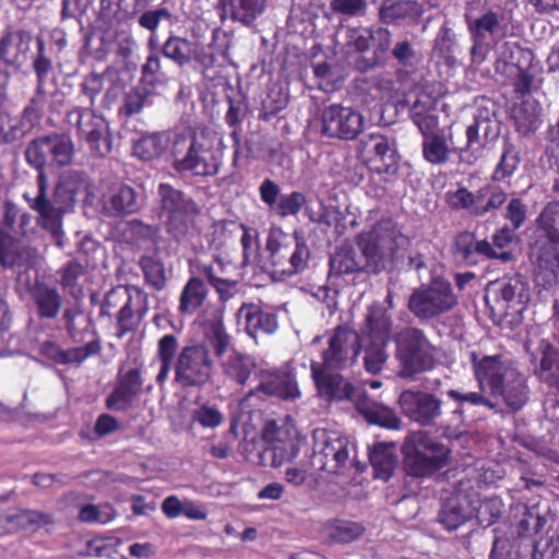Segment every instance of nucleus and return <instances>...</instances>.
Here are the masks:
<instances>
[{"label": "nucleus", "instance_id": "obj_1", "mask_svg": "<svg viewBox=\"0 0 559 559\" xmlns=\"http://www.w3.org/2000/svg\"><path fill=\"white\" fill-rule=\"evenodd\" d=\"M159 369L155 381L163 388L174 372L173 385L183 391L201 390L213 380L214 360L207 345L192 342L180 346L179 338L168 333L157 341Z\"/></svg>", "mask_w": 559, "mask_h": 559}, {"label": "nucleus", "instance_id": "obj_2", "mask_svg": "<svg viewBox=\"0 0 559 559\" xmlns=\"http://www.w3.org/2000/svg\"><path fill=\"white\" fill-rule=\"evenodd\" d=\"M37 182V224L50 234L57 247L63 248V216L73 210L76 195L85 188V175L73 170L62 174L50 197H47L46 178L41 171Z\"/></svg>", "mask_w": 559, "mask_h": 559}, {"label": "nucleus", "instance_id": "obj_3", "mask_svg": "<svg viewBox=\"0 0 559 559\" xmlns=\"http://www.w3.org/2000/svg\"><path fill=\"white\" fill-rule=\"evenodd\" d=\"M150 310L148 294L136 285H118L108 290L100 304L99 317L116 319V336L135 332Z\"/></svg>", "mask_w": 559, "mask_h": 559}, {"label": "nucleus", "instance_id": "obj_4", "mask_svg": "<svg viewBox=\"0 0 559 559\" xmlns=\"http://www.w3.org/2000/svg\"><path fill=\"white\" fill-rule=\"evenodd\" d=\"M173 169L194 177H213L221 170V154L205 136L195 133H176L171 145Z\"/></svg>", "mask_w": 559, "mask_h": 559}, {"label": "nucleus", "instance_id": "obj_5", "mask_svg": "<svg viewBox=\"0 0 559 559\" xmlns=\"http://www.w3.org/2000/svg\"><path fill=\"white\" fill-rule=\"evenodd\" d=\"M394 344L400 378L414 380L418 374L431 371L436 367L437 347L421 329H402L395 334Z\"/></svg>", "mask_w": 559, "mask_h": 559}, {"label": "nucleus", "instance_id": "obj_6", "mask_svg": "<svg viewBox=\"0 0 559 559\" xmlns=\"http://www.w3.org/2000/svg\"><path fill=\"white\" fill-rule=\"evenodd\" d=\"M157 197L158 217L167 234L176 241L185 240L195 229L201 207L188 193L167 182L158 185Z\"/></svg>", "mask_w": 559, "mask_h": 559}, {"label": "nucleus", "instance_id": "obj_7", "mask_svg": "<svg viewBox=\"0 0 559 559\" xmlns=\"http://www.w3.org/2000/svg\"><path fill=\"white\" fill-rule=\"evenodd\" d=\"M266 269L272 276L295 275L302 272L310 260L308 245L297 231L288 234L281 228H272L266 241Z\"/></svg>", "mask_w": 559, "mask_h": 559}, {"label": "nucleus", "instance_id": "obj_8", "mask_svg": "<svg viewBox=\"0 0 559 559\" xmlns=\"http://www.w3.org/2000/svg\"><path fill=\"white\" fill-rule=\"evenodd\" d=\"M450 449L426 432H418L403 447V469L413 478L430 477L442 469Z\"/></svg>", "mask_w": 559, "mask_h": 559}, {"label": "nucleus", "instance_id": "obj_9", "mask_svg": "<svg viewBox=\"0 0 559 559\" xmlns=\"http://www.w3.org/2000/svg\"><path fill=\"white\" fill-rule=\"evenodd\" d=\"M531 300V288L522 274L503 276L488 283L485 304L491 316L506 319L522 314Z\"/></svg>", "mask_w": 559, "mask_h": 559}, {"label": "nucleus", "instance_id": "obj_10", "mask_svg": "<svg viewBox=\"0 0 559 559\" xmlns=\"http://www.w3.org/2000/svg\"><path fill=\"white\" fill-rule=\"evenodd\" d=\"M496 182H488L475 192L466 187H459L445 193L448 206L455 212L465 211L476 218L497 214L509 200V193Z\"/></svg>", "mask_w": 559, "mask_h": 559}, {"label": "nucleus", "instance_id": "obj_11", "mask_svg": "<svg viewBox=\"0 0 559 559\" xmlns=\"http://www.w3.org/2000/svg\"><path fill=\"white\" fill-rule=\"evenodd\" d=\"M360 353V334L347 325L340 324L330 331L328 346L321 352L319 365L343 371L357 362Z\"/></svg>", "mask_w": 559, "mask_h": 559}, {"label": "nucleus", "instance_id": "obj_12", "mask_svg": "<svg viewBox=\"0 0 559 559\" xmlns=\"http://www.w3.org/2000/svg\"><path fill=\"white\" fill-rule=\"evenodd\" d=\"M456 304L451 283L437 277L426 288L413 292L408 309L419 320H429L449 312Z\"/></svg>", "mask_w": 559, "mask_h": 559}, {"label": "nucleus", "instance_id": "obj_13", "mask_svg": "<svg viewBox=\"0 0 559 559\" xmlns=\"http://www.w3.org/2000/svg\"><path fill=\"white\" fill-rule=\"evenodd\" d=\"M402 413L423 427H437L445 437L443 423L448 417L442 411V400L432 392L405 390L399 399Z\"/></svg>", "mask_w": 559, "mask_h": 559}, {"label": "nucleus", "instance_id": "obj_14", "mask_svg": "<svg viewBox=\"0 0 559 559\" xmlns=\"http://www.w3.org/2000/svg\"><path fill=\"white\" fill-rule=\"evenodd\" d=\"M259 383L248 391L247 397L275 396L283 401H296L300 399L301 391L297 381V373L292 360L280 367L259 369L257 372Z\"/></svg>", "mask_w": 559, "mask_h": 559}, {"label": "nucleus", "instance_id": "obj_15", "mask_svg": "<svg viewBox=\"0 0 559 559\" xmlns=\"http://www.w3.org/2000/svg\"><path fill=\"white\" fill-rule=\"evenodd\" d=\"M377 43L370 58H361L357 60V69L367 72L377 67H382L386 62L388 51L390 50L392 34L388 28L379 27L373 31L369 27H352L348 28L346 35V45L349 49L362 53L369 50L371 40Z\"/></svg>", "mask_w": 559, "mask_h": 559}, {"label": "nucleus", "instance_id": "obj_16", "mask_svg": "<svg viewBox=\"0 0 559 559\" xmlns=\"http://www.w3.org/2000/svg\"><path fill=\"white\" fill-rule=\"evenodd\" d=\"M445 394L455 403V407L448 414L443 423L445 438L449 439H457L462 435L466 417L472 408L484 407L493 413L499 412L498 404L490 394L487 395L481 389L478 391L449 389Z\"/></svg>", "mask_w": 559, "mask_h": 559}, {"label": "nucleus", "instance_id": "obj_17", "mask_svg": "<svg viewBox=\"0 0 559 559\" xmlns=\"http://www.w3.org/2000/svg\"><path fill=\"white\" fill-rule=\"evenodd\" d=\"M67 122L75 127L78 136L85 141L95 156H105L111 152L112 140L103 117L87 108H73L67 114Z\"/></svg>", "mask_w": 559, "mask_h": 559}, {"label": "nucleus", "instance_id": "obj_18", "mask_svg": "<svg viewBox=\"0 0 559 559\" xmlns=\"http://www.w3.org/2000/svg\"><path fill=\"white\" fill-rule=\"evenodd\" d=\"M357 158L372 174L386 176L383 179L385 182L399 170L396 153L390 147L388 138L380 133H370L360 139Z\"/></svg>", "mask_w": 559, "mask_h": 559}, {"label": "nucleus", "instance_id": "obj_19", "mask_svg": "<svg viewBox=\"0 0 559 559\" xmlns=\"http://www.w3.org/2000/svg\"><path fill=\"white\" fill-rule=\"evenodd\" d=\"M364 129V117L352 107L341 104L324 106L320 112V134L328 139L350 141Z\"/></svg>", "mask_w": 559, "mask_h": 559}, {"label": "nucleus", "instance_id": "obj_20", "mask_svg": "<svg viewBox=\"0 0 559 559\" xmlns=\"http://www.w3.org/2000/svg\"><path fill=\"white\" fill-rule=\"evenodd\" d=\"M310 376L317 396L328 403L350 401L355 395L354 384L341 371L310 361Z\"/></svg>", "mask_w": 559, "mask_h": 559}, {"label": "nucleus", "instance_id": "obj_21", "mask_svg": "<svg viewBox=\"0 0 559 559\" xmlns=\"http://www.w3.org/2000/svg\"><path fill=\"white\" fill-rule=\"evenodd\" d=\"M144 382L143 362L136 366L120 365L116 384L105 400L106 407L108 409H127L143 392Z\"/></svg>", "mask_w": 559, "mask_h": 559}, {"label": "nucleus", "instance_id": "obj_22", "mask_svg": "<svg viewBox=\"0 0 559 559\" xmlns=\"http://www.w3.org/2000/svg\"><path fill=\"white\" fill-rule=\"evenodd\" d=\"M397 225L392 217L379 219L367 235L357 237V245L360 249L359 258L362 260L365 273L378 274L383 267V254L380 250L379 240L394 238Z\"/></svg>", "mask_w": 559, "mask_h": 559}, {"label": "nucleus", "instance_id": "obj_23", "mask_svg": "<svg viewBox=\"0 0 559 559\" xmlns=\"http://www.w3.org/2000/svg\"><path fill=\"white\" fill-rule=\"evenodd\" d=\"M500 135L499 122L488 110H479L465 128V144L460 146L462 155L477 158L484 151L496 143Z\"/></svg>", "mask_w": 559, "mask_h": 559}, {"label": "nucleus", "instance_id": "obj_24", "mask_svg": "<svg viewBox=\"0 0 559 559\" xmlns=\"http://www.w3.org/2000/svg\"><path fill=\"white\" fill-rule=\"evenodd\" d=\"M473 377L479 389L489 391L490 396L497 391L515 368L506 365L503 355H484L469 353Z\"/></svg>", "mask_w": 559, "mask_h": 559}, {"label": "nucleus", "instance_id": "obj_25", "mask_svg": "<svg viewBox=\"0 0 559 559\" xmlns=\"http://www.w3.org/2000/svg\"><path fill=\"white\" fill-rule=\"evenodd\" d=\"M491 252L489 240L478 239L471 230L459 231L452 239L450 254L456 266L474 267L484 261H488Z\"/></svg>", "mask_w": 559, "mask_h": 559}, {"label": "nucleus", "instance_id": "obj_26", "mask_svg": "<svg viewBox=\"0 0 559 559\" xmlns=\"http://www.w3.org/2000/svg\"><path fill=\"white\" fill-rule=\"evenodd\" d=\"M420 134L423 138L421 155L426 163L432 166H443L449 164L453 156L464 158L462 150L455 145L451 129L448 134L438 128H430Z\"/></svg>", "mask_w": 559, "mask_h": 559}, {"label": "nucleus", "instance_id": "obj_27", "mask_svg": "<svg viewBox=\"0 0 559 559\" xmlns=\"http://www.w3.org/2000/svg\"><path fill=\"white\" fill-rule=\"evenodd\" d=\"M349 459L348 441L335 435H329L324 440L314 444L311 465L322 472L336 474Z\"/></svg>", "mask_w": 559, "mask_h": 559}, {"label": "nucleus", "instance_id": "obj_28", "mask_svg": "<svg viewBox=\"0 0 559 559\" xmlns=\"http://www.w3.org/2000/svg\"><path fill=\"white\" fill-rule=\"evenodd\" d=\"M533 373L539 382L559 394V348L542 338L531 353Z\"/></svg>", "mask_w": 559, "mask_h": 559}, {"label": "nucleus", "instance_id": "obj_29", "mask_svg": "<svg viewBox=\"0 0 559 559\" xmlns=\"http://www.w3.org/2000/svg\"><path fill=\"white\" fill-rule=\"evenodd\" d=\"M230 262H225L219 255H215L210 263H198L197 271L207 284L214 288L218 300L223 304L230 300L236 292L239 282L229 276Z\"/></svg>", "mask_w": 559, "mask_h": 559}, {"label": "nucleus", "instance_id": "obj_30", "mask_svg": "<svg viewBox=\"0 0 559 559\" xmlns=\"http://www.w3.org/2000/svg\"><path fill=\"white\" fill-rule=\"evenodd\" d=\"M154 0H100L97 20L108 28L134 20Z\"/></svg>", "mask_w": 559, "mask_h": 559}, {"label": "nucleus", "instance_id": "obj_31", "mask_svg": "<svg viewBox=\"0 0 559 559\" xmlns=\"http://www.w3.org/2000/svg\"><path fill=\"white\" fill-rule=\"evenodd\" d=\"M95 338L87 342L84 346L73 347L63 350L56 342L46 341L39 347L40 355L49 362L57 365L82 364L91 356L98 355L102 352V343L96 332Z\"/></svg>", "mask_w": 559, "mask_h": 559}, {"label": "nucleus", "instance_id": "obj_32", "mask_svg": "<svg viewBox=\"0 0 559 559\" xmlns=\"http://www.w3.org/2000/svg\"><path fill=\"white\" fill-rule=\"evenodd\" d=\"M530 395L531 389L527 377L520 370L514 369L503 384L492 393L491 397H500L510 412L518 413L528 403Z\"/></svg>", "mask_w": 559, "mask_h": 559}, {"label": "nucleus", "instance_id": "obj_33", "mask_svg": "<svg viewBox=\"0 0 559 559\" xmlns=\"http://www.w3.org/2000/svg\"><path fill=\"white\" fill-rule=\"evenodd\" d=\"M73 155L74 144L67 134L53 133L37 138V169L45 163V157H49L51 163L62 167L72 162Z\"/></svg>", "mask_w": 559, "mask_h": 559}, {"label": "nucleus", "instance_id": "obj_34", "mask_svg": "<svg viewBox=\"0 0 559 559\" xmlns=\"http://www.w3.org/2000/svg\"><path fill=\"white\" fill-rule=\"evenodd\" d=\"M424 12V5L417 0H384L379 7L378 17L385 25H400L402 22L417 25Z\"/></svg>", "mask_w": 559, "mask_h": 559}, {"label": "nucleus", "instance_id": "obj_35", "mask_svg": "<svg viewBox=\"0 0 559 559\" xmlns=\"http://www.w3.org/2000/svg\"><path fill=\"white\" fill-rule=\"evenodd\" d=\"M224 380L243 388L258 368L257 359L250 354L233 349L219 360Z\"/></svg>", "mask_w": 559, "mask_h": 559}, {"label": "nucleus", "instance_id": "obj_36", "mask_svg": "<svg viewBox=\"0 0 559 559\" xmlns=\"http://www.w3.org/2000/svg\"><path fill=\"white\" fill-rule=\"evenodd\" d=\"M32 35L26 32H9L0 40V59L5 63L22 68L27 64L35 68V58L28 56Z\"/></svg>", "mask_w": 559, "mask_h": 559}, {"label": "nucleus", "instance_id": "obj_37", "mask_svg": "<svg viewBox=\"0 0 559 559\" xmlns=\"http://www.w3.org/2000/svg\"><path fill=\"white\" fill-rule=\"evenodd\" d=\"M393 331V320L389 308L380 301L371 302L365 316L361 334L368 341L389 342Z\"/></svg>", "mask_w": 559, "mask_h": 559}, {"label": "nucleus", "instance_id": "obj_38", "mask_svg": "<svg viewBox=\"0 0 559 559\" xmlns=\"http://www.w3.org/2000/svg\"><path fill=\"white\" fill-rule=\"evenodd\" d=\"M238 316L245 319L246 331L253 338L260 334H273L278 328L275 313L265 311L261 306L252 302L242 304Z\"/></svg>", "mask_w": 559, "mask_h": 559}, {"label": "nucleus", "instance_id": "obj_39", "mask_svg": "<svg viewBox=\"0 0 559 559\" xmlns=\"http://www.w3.org/2000/svg\"><path fill=\"white\" fill-rule=\"evenodd\" d=\"M465 22L473 41L471 48L472 56H475L477 49L486 43L488 35L492 36L501 31V36H507V33L502 31L500 25L498 13L492 10H487L481 16L476 19L465 15Z\"/></svg>", "mask_w": 559, "mask_h": 559}, {"label": "nucleus", "instance_id": "obj_40", "mask_svg": "<svg viewBox=\"0 0 559 559\" xmlns=\"http://www.w3.org/2000/svg\"><path fill=\"white\" fill-rule=\"evenodd\" d=\"M209 297V288L200 275H191L179 296L178 311L183 316H193L200 311Z\"/></svg>", "mask_w": 559, "mask_h": 559}, {"label": "nucleus", "instance_id": "obj_41", "mask_svg": "<svg viewBox=\"0 0 559 559\" xmlns=\"http://www.w3.org/2000/svg\"><path fill=\"white\" fill-rule=\"evenodd\" d=\"M520 163L521 155L519 146L509 134L503 135L501 155L490 175V180L492 182L506 181L514 175Z\"/></svg>", "mask_w": 559, "mask_h": 559}, {"label": "nucleus", "instance_id": "obj_42", "mask_svg": "<svg viewBox=\"0 0 559 559\" xmlns=\"http://www.w3.org/2000/svg\"><path fill=\"white\" fill-rule=\"evenodd\" d=\"M135 19L141 28L150 32L147 47L150 50H156L159 46L157 29L163 21L169 25L177 23L178 17L166 7L159 5L154 9H145Z\"/></svg>", "mask_w": 559, "mask_h": 559}, {"label": "nucleus", "instance_id": "obj_43", "mask_svg": "<svg viewBox=\"0 0 559 559\" xmlns=\"http://www.w3.org/2000/svg\"><path fill=\"white\" fill-rule=\"evenodd\" d=\"M218 2L233 21L243 25L252 24L266 7V0H218Z\"/></svg>", "mask_w": 559, "mask_h": 559}, {"label": "nucleus", "instance_id": "obj_44", "mask_svg": "<svg viewBox=\"0 0 559 559\" xmlns=\"http://www.w3.org/2000/svg\"><path fill=\"white\" fill-rule=\"evenodd\" d=\"M169 138L164 132L142 134L133 141L132 153L138 159L152 162L159 158L167 150Z\"/></svg>", "mask_w": 559, "mask_h": 559}, {"label": "nucleus", "instance_id": "obj_45", "mask_svg": "<svg viewBox=\"0 0 559 559\" xmlns=\"http://www.w3.org/2000/svg\"><path fill=\"white\" fill-rule=\"evenodd\" d=\"M437 100L426 93L417 95L409 108V118L419 132L439 127V117L435 114Z\"/></svg>", "mask_w": 559, "mask_h": 559}, {"label": "nucleus", "instance_id": "obj_46", "mask_svg": "<svg viewBox=\"0 0 559 559\" xmlns=\"http://www.w3.org/2000/svg\"><path fill=\"white\" fill-rule=\"evenodd\" d=\"M298 452L299 448L293 439H276L260 453V464L263 466L270 465L272 467H278L285 462L295 459Z\"/></svg>", "mask_w": 559, "mask_h": 559}, {"label": "nucleus", "instance_id": "obj_47", "mask_svg": "<svg viewBox=\"0 0 559 559\" xmlns=\"http://www.w3.org/2000/svg\"><path fill=\"white\" fill-rule=\"evenodd\" d=\"M247 104L246 100H234L228 97V110L225 116L226 123L233 128L230 139L233 140V165L236 166L238 160L243 156V145L240 139V126L246 116Z\"/></svg>", "mask_w": 559, "mask_h": 559}, {"label": "nucleus", "instance_id": "obj_48", "mask_svg": "<svg viewBox=\"0 0 559 559\" xmlns=\"http://www.w3.org/2000/svg\"><path fill=\"white\" fill-rule=\"evenodd\" d=\"M531 254L539 269L555 273L559 269V239L539 235L531 246Z\"/></svg>", "mask_w": 559, "mask_h": 559}, {"label": "nucleus", "instance_id": "obj_49", "mask_svg": "<svg viewBox=\"0 0 559 559\" xmlns=\"http://www.w3.org/2000/svg\"><path fill=\"white\" fill-rule=\"evenodd\" d=\"M104 207L114 216L135 213L139 210L135 190L127 185L112 189L104 201Z\"/></svg>", "mask_w": 559, "mask_h": 559}, {"label": "nucleus", "instance_id": "obj_50", "mask_svg": "<svg viewBox=\"0 0 559 559\" xmlns=\"http://www.w3.org/2000/svg\"><path fill=\"white\" fill-rule=\"evenodd\" d=\"M2 229L10 230L14 238H26L33 234L32 215L22 212L14 203L7 201L1 216Z\"/></svg>", "mask_w": 559, "mask_h": 559}, {"label": "nucleus", "instance_id": "obj_51", "mask_svg": "<svg viewBox=\"0 0 559 559\" xmlns=\"http://www.w3.org/2000/svg\"><path fill=\"white\" fill-rule=\"evenodd\" d=\"M369 461L376 479L388 481L392 478L397 456L391 447L384 443L376 444L370 451Z\"/></svg>", "mask_w": 559, "mask_h": 559}, {"label": "nucleus", "instance_id": "obj_52", "mask_svg": "<svg viewBox=\"0 0 559 559\" xmlns=\"http://www.w3.org/2000/svg\"><path fill=\"white\" fill-rule=\"evenodd\" d=\"M516 231L506 225L496 228L491 235V241H489L491 252L488 253V259L502 262L511 261L513 259L512 248L519 240Z\"/></svg>", "mask_w": 559, "mask_h": 559}, {"label": "nucleus", "instance_id": "obj_53", "mask_svg": "<svg viewBox=\"0 0 559 559\" xmlns=\"http://www.w3.org/2000/svg\"><path fill=\"white\" fill-rule=\"evenodd\" d=\"M471 518V507L460 496L448 499L439 513L440 523L449 531L459 528Z\"/></svg>", "mask_w": 559, "mask_h": 559}, {"label": "nucleus", "instance_id": "obj_54", "mask_svg": "<svg viewBox=\"0 0 559 559\" xmlns=\"http://www.w3.org/2000/svg\"><path fill=\"white\" fill-rule=\"evenodd\" d=\"M193 46L194 44L189 39L169 32L168 37L160 46V52L165 58L183 68L192 61Z\"/></svg>", "mask_w": 559, "mask_h": 559}, {"label": "nucleus", "instance_id": "obj_55", "mask_svg": "<svg viewBox=\"0 0 559 559\" xmlns=\"http://www.w3.org/2000/svg\"><path fill=\"white\" fill-rule=\"evenodd\" d=\"M330 269L337 275L365 273L362 260L353 247H342L330 258Z\"/></svg>", "mask_w": 559, "mask_h": 559}, {"label": "nucleus", "instance_id": "obj_56", "mask_svg": "<svg viewBox=\"0 0 559 559\" xmlns=\"http://www.w3.org/2000/svg\"><path fill=\"white\" fill-rule=\"evenodd\" d=\"M324 531L332 542L349 544L364 534L365 527L355 521L334 519L324 525Z\"/></svg>", "mask_w": 559, "mask_h": 559}, {"label": "nucleus", "instance_id": "obj_57", "mask_svg": "<svg viewBox=\"0 0 559 559\" xmlns=\"http://www.w3.org/2000/svg\"><path fill=\"white\" fill-rule=\"evenodd\" d=\"M139 266L143 273L145 283L154 290L160 292L167 285L166 269L157 255L144 254L139 260Z\"/></svg>", "mask_w": 559, "mask_h": 559}, {"label": "nucleus", "instance_id": "obj_58", "mask_svg": "<svg viewBox=\"0 0 559 559\" xmlns=\"http://www.w3.org/2000/svg\"><path fill=\"white\" fill-rule=\"evenodd\" d=\"M62 304V296L56 288L37 282V317L47 320L57 318Z\"/></svg>", "mask_w": 559, "mask_h": 559}, {"label": "nucleus", "instance_id": "obj_59", "mask_svg": "<svg viewBox=\"0 0 559 559\" xmlns=\"http://www.w3.org/2000/svg\"><path fill=\"white\" fill-rule=\"evenodd\" d=\"M358 411L369 424L392 430L400 429L401 427V419L395 412L382 404L373 403L359 406Z\"/></svg>", "mask_w": 559, "mask_h": 559}, {"label": "nucleus", "instance_id": "obj_60", "mask_svg": "<svg viewBox=\"0 0 559 559\" xmlns=\"http://www.w3.org/2000/svg\"><path fill=\"white\" fill-rule=\"evenodd\" d=\"M512 119L516 132L522 136H527L536 132L540 124L539 114L536 107L528 102H522L519 106L513 108Z\"/></svg>", "mask_w": 559, "mask_h": 559}, {"label": "nucleus", "instance_id": "obj_61", "mask_svg": "<svg viewBox=\"0 0 559 559\" xmlns=\"http://www.w3.org/2000/svg\"><path fill=\"white\" fill-rule=\"evenodd\" d=\"M456 38L453 29L447 25H442L433 41V53L443 60L448 67L456 63Z\"/></svg>", "mask_w": 559, "mask_h": 559}, {"label": "nucleus", "instance_id": "obj_62", "mask_svg": "<svg viewBox=\"0 0 559 559\" xmlns=\"http://www.w3.org/2000/svg\"><path fill=\"white\" fill-rule=\"evenodd\" d=\"M528 204L516 192L511 193L502 212L504 225L515 230L521 229L528 218Z\"/></svg>", "mask_w": 559, "mask_h": 559}, {"label": "nucleus", "instance_id": "obj_63", "mask_svg": "<svg viewBox=\"0 0 559 559\" xmlns=\"http://www.w3.org/2000/svg\"><path fill=\"white\" fill-rule=\"evenodd\" d=\"M533 59V51L521 46L519 43L506 41L501 46L500 60L507 66L523 70L531 67Z\"/></svg>", "mask_w": 559, "mask_h": 559}, {"label": "nucleus", "instance_id": "obj_64", "mask_svg": "<svg viewBox=\"0 0 559 559\" xmlns=\"http://www.w3.org/2000/svg\"><path fill=\"white\" fill-rule=\"evenodd\" d=\"M535 223L542 235L559 239V201L548 202L536 217Z\"/></svg>", "mask_w": 559, "mask_h": 559}]
</instances>
